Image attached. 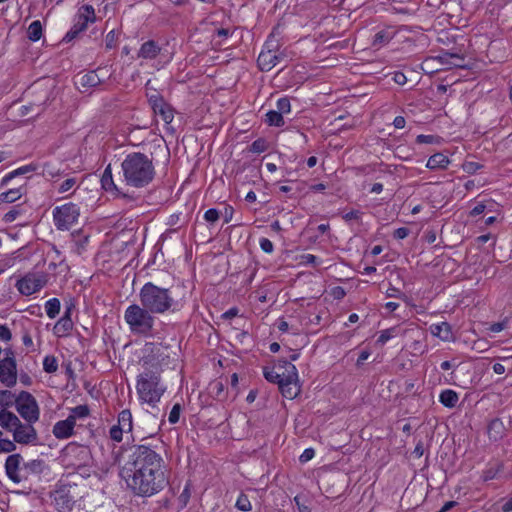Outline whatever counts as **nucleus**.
I'll list each match as a JSON object with an SVG mask.
<instances>
[{
	"label": "nucleus",
	"mask_w": 512,
	"mask_h": 512,
	"mask_svg": "<svg viewBox=\"0 0 512 512\" xmlns=\"http://www.w3.org/2000/svg\"><path fill=\"white\" fill-rule=\"evenodd\" d=\"M17 412L26 422H37L40 417V410L35 397L27 392L21 391L15 399Z\"/></svg>",
	"instance_id": "nucleus-8"
},
{
	"label": "nucleus",
	"mask_w": 512,
	"mask_h": 512,
	"mask_svg": "<svg viewBox=\"0 0 512 512\" xmlns=\"http://www.w3.org/2000/svg\"><path fill=\"white\" fill-rule=\"evenodd\" d=\"M393 80L398 85H404L407 82V77L404 73L397 71L394 73Z\"/></svg>",
	"instance_id": "nucleus-63"
},
{
	"label": "nucleus",
	"mask_w": 512,
	"mask_h": 512,
	"mask_svg": "<svg viewBox=\"0 0 512 512\" xmlns=\"http://www.w3.org/2000/svg\"><path fill=\"white\" fill-rule=\"evenodd\" d=\"M90 410L87 405H78L70 410L68 417L76 423L78 419H85L89 416Z\"/></svg>",
	"instance_id": "nucleus-36"
},
{
	"label": "nucleus",
	"mask_w": 512,
	"mask_h": 512,
	"mask_svg": "<svg viewBox=\"0 0 512 512\" xmlns=\"http://www.w3.org/2000/svg\"><path fill=\"white\" fill-rule=\"evenodd\" d=\"M53 222L57 230L66 231L78 222L80 208L77 204L67 202L56 206L52 211Z\"/></svg>",
	"instance_id": "nucleus-6"
},
{
	"label": "nucleus",
	"mask_w": 512,
	"mask_h": 512,
	"mask_svg": "<svg viewBox=\"0 0 512 512\" xmlns=\"http://www.w3.org/2000/svg\"><path fill=\"white\" fill-rule=\"evenodd\" d=\"M43 174L51 178L59 177L61 175L59 169H54L51 164L46 163L43 168Z\"/></svg>",
	"instance_id": "nucleus-55"
},
{
	"label": "nucleus",
	"mask_w": 512,
	"mask_h": 512,
	"mask_svg": "<svg viewBox=\"0 0 512 512\" xmlns=\"http://www.w3.org/2000/svg\"><path fill=\"white\" fill-rule=\"evenodd\" d=\"M288 368L290 369L288 380L282 381L279 384V390L285 398L294 399L300 393L298 372L295 366H288Z\"/></svg>",
	"instance_id": "nucleus-16"
},
{
	"label": "nucleus",
	"mask_w": 512,
	"mask_h": 512,
	"mask_svg": "<svg viewBox=\"0 0 512 512\" xmlns=\"http://www.w3.org/2000/svg\"><path fill=\"white\" fill-rule=\"evenodd\" d=\"M22 196V188H13L0 194V201L4 203H13Z\"/></svg>",
	"instance_id": "nucleus-39"
},
{
	"label": "nucleus",
	"mask_w": 512,
	"mask_h": 512,
	"mask_svg": "<svg viewBox=\"0 0 512 512\" xmlns=\"http://www.w3.org/2000/svg\"><path fill=\"white\" fill-rule=\"evenodd\" d=\"M315 455L314 449L307 448L303 451V453L300 455L299 460L302 463H305L309 460H311Z\"/></svg>",
	"instance_id": "nucleus-59"
},
{
	"label": "nucleus",
	"mask_w": 512,
	"mask_h": 512,
	"mask_svg": "<svg viewBox=\"0 0 512 512\" xmlns=\"http://www.w3.org/2000/svg\"><path fill=\"white\" fill-rule=\"evenodd\" d=\"M181 410H182V407L179 403H176L173 405V407L169 413V416H168V421L171 424H176L179 421Z\"/></svg>",
	"instance_id": "nucleus-51"
},
{
	"label": "nucleus",
	"mask_w": 512,
	"mask_h": 512,
	"mask_svg": "<svg viewBox=\"0 0 512 512\" xmlns=\"http://www.w3.org/2000/svg\"><path fill=\"white\" fill-rule=\"evenodd\" d=\"M113 463L119 466V475L137 496L151 497L168 485L163 458L148 445H135L127 459L122 447L112 451Z\"/></svg>",
	"instance_id": "nucleus-1"
},
{
	"label": "nucleus",
	"mask_w": 512,
	"mask_h": 512,
	"mask_svg": "<svg viewBox=\"0 0 512 512\" xmlns=\"http://www.w3.org/2000/svg\"><path fill=\"white\" fill-rule=\"evenodd\" d=\"M124 320L132 334L147 337L152 335L155 316L142 304H131L124 312Z\"/></svg>",
	"instance_id": "nucleus-5"
},
{
	"label": "nucleus",
	"mask_w": 512,
	"mask_h": 512,
	"mask_svg": "<svg viewBox=\"0 0 512 512\" xmlns=\"http://www.w3.org/2000/svg\"><path fill=\"white\" fill-rule=\"evenodd\" d=\"M281 365H274L272 368L265 367L263 370L264 377L267 381L271 383H277L278 385L282 382L280 378V370H282Z\"/></svg>",
	"instance_id": "nucleus-33"
},
{
	"label": "nucleus",
	"mask_w": 512,
	"mask_h": 512,
	"mask_svg": "<svg viewBox=\"0 0 512 512\" xmlns=\"http://www.w3.org/2000/svg\"><path fill=\"white\" fill-rule=\"evenodd\" d=\"M124 181L135 188L149 185L155 176L153 161L144 153H129L121 163Z\"/></svg>",
	"instance_id": "nucleus-3"
},
{
	"label": "nucleus",
	"mask_w": 512,
	"mask_h": 512,
	"mask_svg": "<svg viewBox=\"0 0 512 512\" xmlns=\"http://www.w3.org/2000/svg\"><path fill=\"white\" fill-rule=\"evenodd\" d=\"M75 422L69 417L65 420L58 421L53 426V435L57 439H67L74 434Z\"/></svg>",
	"instance_id": "nucleus-18"
},
{
	"label": "nucleus",
	"mask_w": 512,
	"mask_h": 512,
	"mask_svg": "<svg viewBox=\"0 0 512 512\" xmlns=\"http://www.w3.org/2000/svg\"><path fill=\"white\" fill-rule=\"evenodd\" d=\"M45 283L43 276L27 274L17 281L16 287L22 295L29 296L42 289Z\"/></svg>",
	"instance_id": "nucleus-14"
},
{
	"label": "nucleus",
	"mask_w": 512,
	"mask_h": 512,
	"mask_svg": "<svg viewBox=\"0 0 512 512\" xmlns=\"http://www.w3.org/2000/svg\"><path fill=\"white\" fill-rule=\"evenodd\" d=\"M395 331H396V328H389V329L382 330L380 332V335H379L376 343L381 346L384 345L387 341H389L391 338H393L395 336Z\"/></svg>",
	"instance_id": "nucleus-44"
},
{
	"label": "nucleus",
	"mask_w": 512,
	"mask_h": 512,
	"mask_svg": "<svg viewBox=\"0 0 512 512\" xmlns=\"http://www.w3.org/2000/svg\"><path fill=\"white\" fill-rule=\"evenodd\" d=\"M73 328V322L70 318V312L67 311L54 325L53 333L57 337H64L69 334Z\"/></svg>",
	"instance_id": "nucleus-20"
},
{
	"label": "nucleus",
	"mask_w": 512,
	"mask_h": 512,
	"mask_svg": "<svg viewBox=\"0 0 512 512\" xmlns=\"http://www.w3.org/2000/svg\"><path fill=\"white\" fill-rule=\"evenodd\" d=\"M147 97H148V102L152 109H154L155 107H158L163 102H165L162 95H160L156 90H154V92L151 94H147Z\"/></svg>",
	"instance_id": "nucleus-48"
},
{
	"label": "nucleus",
	"mask_w": 512,
	"mask_h": 512,
	"mask_svg": "<svg viewBox=\"0 0 512 512\" xmlns=\"http://www.w3.org/2000/svg\"><path fill=\"white\" fill-rule=\"evenodd\" d=\"M459 400L457 392L452 389L443 390L439 395L440 403L447 408H454Z\"/></svg>",
	"instance_id": "nucleus-27"
},
{
	"label": "nucleus",
	"mask_w": 512,
	"mask_h": 512,
	"mask_svg": "<svg viewBox=\"0 0 512 512\" xmlns=\"http://www.w3.org/2000/svg\"><path fill=\"white\" fill-rule=\"evenodd\" d=\"M126 433H129L133 429V420L130 410H122L118 415V423L116 424Z\"/></svg>",
	"instance_id": "nucleus-29"
},
{
	"label": "nucleus",
	"mask_w": 512,
	"mask_h": 512,
	"mask_svg": "<svg viewBox=\"0 0 512 512\" xmlns=\"http://www.w3.org/2000/svg\"><path fill=\"white\" fill-rule=\"evenodd\" d=\"M101 186L106 191H118V189L113 181L112 169H111L110 164L105 168V170L102 174Z\"/></svg>",
	"instance_id": "nucleus-31"
},
{
	"label": "nucleus",
	"mask_w": 512,
	"mask_h": 512,
	"mask_svg": "<svg viewBox=\"0 0 512 512\" xmlns=\"http://www.w3.org/2000/svg\"><path fill=\"white\" fill-rule=\"evenodd\" d=\"M236 508L238 510L244 511V512L251 510L252 506H251L250 500L247 495H245V494L239 495V497L236 501Z\"/></svg>",
	"instance_id": "nucleus-43"
},
{
	"label": "nucleus",
	"mask_w": 512,
	"mask_h": 512,
	"mask_svg": "<svg viewBox=\"0 0 512 512\" xmlns=\"http://www.w3.org/2000/svg\"><path fill=\"white\" fill-rule=\"evenodd\" d=\"M438 61L445 66L446 68L454 67H462L464 58L456 53L444 52L437 56Z\"/></svg>",
	"instance_id": "nucleus-24"
},
{
	"label": "nucleus",
	"mask_w": 512,
	"mask_h": 512,
	"mask_svg": "<svg viewBox=\"0 0 512 512\" xmlns=\"http://www.w3.org/2000/svg\"><path fill=\"white\" fill-rule=\"evenodd\" d=\"M146 354L142 357V366L144 369L160 370L163 365L169 362L170 354L168 347L161 343H149L145 345Z\"/></svg>",
	"instance_id": "nucleus-7"
},
{
	"label": "nucleus",
	"mask_w": 512,
	"mask_h": 512,
	"mask_svg": "<svg viewBox=\"0 0 512 512\" xmlns=\"http://www.w3.org/2000/svg\"><path fill=\"white\" fill-rule=\"evenodd\" d=\"M35 422L23 423L21 420L15 426L12 436L16 443L21 445H34L38 441V433L34 428Z\"/></svg>",
	"instance_id": "nucleus-12"
},
{
	"label": "nucleus",
	"mask_w": 512,
	"mask_h": 512,
	"mask_svg": "<svg viewBox=\"0 0 512 512\" xmlns=\"http://www.w3.org/2000/svg\"><path fill=\"white\" fill-rule=\"evenodd\" d=\"M44 461L41 459H33L23 463V481L27 480L31 475H39L43 472Z\"/></svg>",
	"instance_id": "nucleus-22"
},
{
	"label": "nucleus",
	"mask_w": 512,
	"mask_h": 512,
	"mask_svg": "<svg viewBox=\"0 0 512 512\" xmlns=\"http://www.w3.org/2000/svg\"><path fill=\"white\" fill-rule=\"evenodd\" d=\"M12 339V333L6 325L0 324V340L9 342Z\"/></svg>",
	"instance_id": "nucleus-57"
},
{
	"label": "nucleus",
	"mask_w": 512,
	"mask_h": 512,
	"mask_svg": "<svg viewBox=\"0 0 512 512\" xmlns=\"http://www.w3.org/2000/svg\"><path fill=\"white\" fill-rule=\"evenodd\" d=\"M153 111L155 114L159 115L166 124H170L174 119V110L166 101L158 107H155Z\"/></svg>",
	"instance_id": "nucleus-28"
},
{
	"label": "nucleus",
	"mask_w": 512,
	"mask_h": 512,
	"mask_svg": "<svg viewBox=\"0 0 512 512\" xmlns=\"http://www.w3.org/2000/svg\"><path fill=\"white\" fill-rule=\"evenodd\" d=\"M96 21L95 10L92 5H82L74 18V24L64 36V41L69 42L76 38L81 32L85 31L89 23Z\"/></svg>",
	"instance_id": "nucleus-10"
},
{
	"label": "nucleus",
	"mask_w": 512,
	"mask_h": 512,
	"mask_svg": "<svg viewBox=\"0 0 512 512\" xmlns=\"http://www.w3.org/2000/svg\"><path fill=\"white\" fill-rule=\"evenodd\" d=\"M450 162V159L446 155L435 153L429 157L426 167L430 170L446 169Z\"/></svg>",
	"instance_id": "nucleus-26"
},
{
	"label": "nucleus",
	"mask_w": 512,
	"mask_h": 512,
	"mask_svg": "<svg viewBox=\"0 0 512 512\" xmlns=\"http://www.w3.org/2000/svg\"><path fill=\"white\" fill-rule=\"evenodd\" d=\"M259 244H260V248L265 253H269L270 254L274 250V245H273V243L268 238H261L259 240Z\"/></svg>",
	"instance_id": "nucleus-56"
},
{
	"label": "nucleus",
	"mask_w": 512,
	"mask_h": 512,
	"mask_svg": "<svg viewBox=\"0 0 512 512\" xmlns=\"http://www.w3.org/2000/svg\"><path fill=\"white\" fill-rule=\"evenodd\" d=\"M116 40H117V37H116V33L114 30L110 31L107 35H106V39H105V45H106V48L107 49H112L116 46Z\"/></svg>",
	"instance_id": "nucleus-58"
},
{
	"label": "nucleus",
	"mask_w": 512,
	"mask_h": 512,
	"mask_svg": "<svg viewBox=\"0 0 512 512\" xmlns=\"http://www.w3.org/2000/svg\"><path fill=\"white\" fill-rule=\"evenodd\" d=\"M77 184V179L75 177H70L65 179L62 183L57 187V191L60 194H65L72 190Z\"/></svg>",
	"instance_id": "nucleus-41"
},
{
	"label": "nucleus",
	"mask_w": 512,
	"mask_h": 512,
	"mask_svg": "<svg viewBox=\"0 0 512 512\" xmlns=\"http://www.w3.org/2000/svg\"><path fill=\"white\" fill-rule=\"evenodd\" d=\"M35 170H36V166L34 164H28V165L19 167V168L13 170L12 172L8 173L7 175H5L1 181V184L6 185L11 179H13L17 176H20V175L34 172Z\"/></svg>",
	"instance_id": "nucleus-30"
},
{
	"label": "nucleus",
	"mask_w": 512,
	"mask_h": 512,
	"mask_svg": "<svg viewBox=\"0 0 512 512\" xmlns=\"http://www.w3.org/2000/svg\"><path fill=\"white\" fill-rule=\"evenodd\" d=\"M442 138L437 135H424L420 134L416 137V142L418 144H440Z\"/></svg>",
	"instance_id": "nucleus-42"
},
{
	"label": "nucleus",
	"mask_w": 512,
	"mask_h": 512,
	"mask_svg": "<svg viewBox=\"0 0 512 512\" xmlns=\"http://www.w3.org/2000/svg\"><path fill=\"white\" fill-rule=\"evenodd\" d=\"M101 69L89 71L85 74H78L76 76L75 84L78 86L81 92H85L90 88H94L102 83V79L98 72Z\"/></svg>",
	"instance_id": "nucleus-17"
},
{
	"label": "nucleus",
	"mask_w": 512,
	"mask_h": 512,
	"mask_svg": "<svg viewBox=\"0 0 512 512\" xmlns=\"http://www.w3.org/2000/svg\"><path fill=\"white\" fill-rule=\"evenodd\" d=\"M42 24L39 20L33 21L27 30V37L30 41L36 42L42 37Z\"/></svg>",
	"instance_id": "nucleus-34"
},
{
	"label": "nucleus",
	"mask_w": 512,
	"mask_h": 512,
	"mask_svg": "<svg viewBox=\"0 0 512 512\" xmlns=\"http://www.w3.org/2000/svg\"><path fill=\"white\" fill-rule=\"evenodd\" d=\"M60 301L57 298H51L45 303V311L49 318H55L60 312Z\"/></svg>",
	"instance_id": "nucleus-38"
},
{
	"label": "nucleus",
	"mask_w": 512,
	"mask_h": 512,
	"mask_svg": "<svg viewBox=\"0 0 512 512\" xmlns=\"http://www.w3.org/2000/svg\"><path fill=\"white\" fill-rule=\"evenodd\" d=\"M123 433H125L123 429L117 425H113L109 430V437L111 440L119 443L123 439Z\"/></svg>",
	"instance_id": "nucleus-49"
},
{
	"label": "nucleus",
	"mask_w": 512,
	"mask_h": 512,
	"mask_svg": "<svg viewBox=\"0 0 512 512\" xmlns=\"http://www.w3.org/2000/svg\"><path fill=\"white\" fill-rule=\"evenodd\" d=\"M276 365H281L283 366L282 367V370H280V378L282 381H285V380H288V375L290 374V369L288 368V366H295L294 364H292L290 361L288 360H285V359H279L277 362H276Z\"/></svg>",
	"instance_id": "nucleus-46"
},
{
	"label": "nucleus",
	"mask_w": 512,
	"mask_h": 512,
	"mask_svg": "<svg viewBox=\"0 0 512 512\" xmlns=\"http://www.w3.org/2000/svg\"><path fill=\"white\" fill-rule=\"evenodd\" d=\"M266 123L269 126L281 127L285 122L281 112L270 110L266 113Z\"/></svg>",
	"instance_id": "nucleus-37"
},
{
	"label": "nucleus",
	"mask_w": 512,
	"mask_h": 512,
	"mask_svg": "<svg viewBox=\"0 0 512 512\" xmlns=\"http://www.w3.org/2000/svg\"><path fill=\"white\" fill-rule=\"evenodd\" d=\"M5 472L13 483L19 484L23 481V457L19 453L6 458Z\"/></svg>",
	"instance_id": "nucleus-15"
},
{
	"label": "nucleus",
	"mask_w": 512,
	"mask_h": 512,
	"mask_svg": "<svg viewBox=\"0 0 512 512\" xmlns=\"http://www.w3.org/2000/svg\"><path fill=\"white\" fill-rule=\"evenodd\" d=\"M19 420L18 416L11 411L3 409L0 411V427L7 432L12 433Z\"/></svg>",
	"instance_id": "nucleus-23"
},
{
	"label": "nucleus",
	"mask_w": 512,
	"mask_h": 512,
	"mask_svg": "<svg viewBox=\"0 0 512 512\" xmlns=\"http://www.w3.org/2000/svg\"><path fill=\"white\" fill-rule=\"evenodd\" d=\"M277 35L278 28H274L265 43L267 50H263L258 56L257 64L262 71H270L280 60V55L277 54L279 43L275 39Z\"/></svg>",
	"instance_id": "nucleus-9"
},
{
	"label": "nucleus",
	"mask_w": 512,
	"mask_h": 512,
	"mask_svg": "<svg viewBox=\"0 0 512 512\" xmlns=\"http://www.w3.org/2000/svg\"><path fill=\"white\" fill-rule=\"evenodd\" d=\"M210 387L214 392L215 397L221 400V395L224 391V384L221 381H214L213 383H211Z\"/></svg>",
	"instance_id": "nucleus-54"
},
{
	"label": "nucleus",
	"mask_w": 512,
	"mask_h": 512,
	"mask_svg": "<svg viewBox=\"0 0 512 512\" xmlns=\"http://www.w3.org/2000/svg\"><path fill=\"white\" fill-rule=\"evenodd\" d=\"M16 395L10 390H0V411L7 410L14 405Z\"/></svg>",
	"instance_id": "nucleus-35"
},
{
	"label": "nucleus",
	"mask_w": 512,
	"mask_h": 512,
	"mask_svg": "<svg viewBox=\"0 0 512 512\" xmlns=\"http://www.w3.org/2000/svg\"><path fill=\"white\" fill-rule=\"evenodd\" d=\"M267 150V142L263 138H258L252 142L250 151L253 153H262Z\"/></svg>",
	"instance_id": "nucleus-45"
},
{
	"label": "nucleus",
	"mask_w": 512,
	"mask_h": 512,
	"mask_svg": "<svg viewBox=\"0 0 512 512\" xmlns=\"http://www.w3.org/2000/svg\"><path fill=\"white\" fill-rule=\"evenodd\" d=\"M136 389L139 399L154 407L160 401L167 387L161 380L160 370L144 369L138 375Z\"/></svg>",
	"instance_id": "nucleus-4"
},
{
	"label": "nucleus",
	"mask_w": 512,
	"mask_h": 512,
	"mask_svg": "<svg viewBox=\"0 0 512 512\" xmlns=\"http://www.w3.org/2000/svg\"><path fill=\"white\" fill-rule=\"evenodd\" d=\"M488 436L491 440L497 441L505 434V426L499 418L492 419L487 428Z\"/></svg>",
	"instance_id": "nucleus-25"
},
{
	"label": "nucleus",
	"mask_w": 512,
	"mask_h": 512,
	"mask_svg": "<svg viewBox=\"0 0 512 512\" xmlns=\"http://www.w3.org/2000/svg\"><path fill=\"white\" fill-rule=\"evenodd\" d=\"M301 259L305 264L316 265L318 263V258L313 254H304L301 256Z\"/></svg>",
	"instance_id": "nucleus-64"
},
{
	"label": "nucleus",
	"mask_w": 512,
	"mask_h": 512,
	"mask_svg": "<svg viewBox=\"0 0 512 512\" xmlns=\"http://www.w3.org/2000/svg\"><path fill=\"white\" fill-rule=\"evenodd\" d=\"M219 218L220 212L215 208H210L204 213V219L211 224L217 222Z\"/></svg>",
	"instance_id": "nucleus-53"
},
{
	"label": "nucleus",
	"mask_w": 512,
	"mask_h": 512,
	"mask_svg": "<svg viewBox=\"0 0 512 512\" xmlns=\"http://www.w3.org/2000/svg\"><path fill=\"white\" fill-rule=\"evenodd\" d=\"M16 442L9 439H0V453H10L16 450Z\"/></svg>",
	"instance_id": "nucleus-47"
},
{
	"label": "nucleus",
	"mask_w": 512,
	"mask_h": 512,
	"mask_svg": "<svg viewBox=\"0 0 512 512\" xmlns=\"http://www.w3.org/2000/svg\"><path fill=\"white\" fill-rule=\"evenodd\" d=\"M291 110L290 100L287 97H282L277 101V111L281 114H287Z\"/></svg>",
	"instance_id": "nucleus-52"
},
{
	"label": "nucleus",
	"mask_w": 512,
	"mask_h": 512,
	"mask_svg": "<svg viewBox=\"0 0 512 512\" xmlns=\"http://www.w3.org/2000/svg\"><path fill=\"white\" fill-rule=\"evenodd\" d=\"M18 372L15 353L11 348L4 349V357L0 360V382L7 388L17 384Z\"/></svg>",
	"instance_id": "nucleus-11"
},
{
	"label": "nucleus",
	"mask_w": 512,
	"mask_h": 512,
	"mask_svg": "<svg viewBox=\"0 0 512 512\" xmlns=\"http://www.w3.org/2000/svg\"><path fill=\"white\" fill-rule=\"evenodd\" d=\"M429 330L433 336L440 338L442 341H450L453 338L451 326L448 322L432 324Z\"/></svg>",
	"instance_id": "nucleus-21"
},
{
	"label": "nucleus",
	"mask_w": 512,
	"mask_h": 512,
	"mask_svg": "<svg viewBox=\"0 0 512 512\" xmlns=\"http://www.w3.org/2000/svg\"><path fill=\"white\" fill-rule=\"evenodd\" d=\"M410 230L406 227H400L396 229L393 233L395 239H404L409 235Z\"/></svg>",
	"instance_id": "nucleus-62"
},
{
	"label": "nucleus",
	"mask_w": 512,
	"mask_h": 512,
	"mask_svg": "<svg viewBox=\"0 0 512 512\" xmlns=\"http://www.w3.org/2000/svg\"><path fill=\"white\" fill-rule=\"evenodd\" d=\"M362 212L359 210H351L343 215L345 221L358 220L360 219Z\"/></svg>",
	"instance_id": "nucleus-60"
},
{
	"label": "nucleus",
	"mask_w": 512,
	"mask_h": 512,
	"mask_svg": "<svg viewBox=\"0 0 512 512\" xmlns=\"http://www.w3.org/2000/svg\"><path fill=\"white\" fill-rule=\"evenodd\" d=\"M71 237L74 243L73 251L80 255L85 250L89 237L87 235H82L80 232L72 233Z\"/></svg>",
	"instance_id": "nucleus-32"
},
{
	"label": "nucleus",
	"mask_w": 512,
	"mask_h": 512,
	"mask_svg": "<svg viewBox=\"0 0 512 512\" xmlns=\"http://www.w3.org/2000/svg\"><path fill=\"white\" fill-rule=\"evenodd\" d=\"M161 52V47L154 40L144 42L139 51L138 57L143 59H155Z\"/></svg>",
	"instance_id": "nucleus-19"
},
{
	"label": "nucleus",
	"mask_w": 512,
	"mask_h": 512,
	"mask_svg": "<svg viewBox=\"0 0 512 512\" xmlns=\"http://www.w3.org/2000/svg\"><path fill=\"white\" fill-rule=\"evenodd\" d=\"M228 36H230V31L225 28H220V29H217L215 35L213 36V41H215L216 44H220V41L217 42L216 38L226 39V38H228Z\"/></svg>",
	"instance_id": "nucleus-61"
},
{
	"label": "nucleus",
	"mask_w": 512,
	"mask_h": 512,
	"mask_svg": "<svg viewBox=\"0 0 512 512\" xmlns=\"http://www.w3.org/2000/svg\"><path fill=\"white\" fill-rule=\"evenodd\" d=\"M43 369L46 373H55L58 369V362L55 356L47 355L43 360Z\"/></svg>",
	"instance_id": "nucleus-40"
},
{
	"label": "nucleus",
	"mask_w": 512,
	"mask_h": 512,
	"mask_svg": "<svg viewBox=\"0 0 512 512\" xmlns=\"http://www.w3.org/2000/svg\"><path fill=\"white\" fill-rule=\"evenodd\" d=\"M139 302L155 315H164L180 311L185 305V297H176L173 289L157 286L152 282L145 283L138 294Z\"/></svg>",
	"instance_id": "nucleus-2"
},
{
	"label": "nucleus",
	"mask_w": 512,
	"mask_h": 512,
	"mask_svg": "<svg viewBox=\"0 0 512 512\" xmlns=\"http://www.w3.org/2000/svg\"><path fill=\"white\" fill-rule=\"evenodd\" d=\"M74 489L71 486L62 485L54 491L53 502L59 512H70L73 509L76 502Z\"/></svg>",
	"instance_id": "nucleus-13"
},
{
	"label": "nucleus",
	"mask_w": 512,
	"mask_h": 512,
	"mask_svg": "<svg viewBox=\"0 0 512 512\" xmlns=\"http://www.w3.org/2000/svg\"><path fill=\"white\" fill-rule=\"evenodd\" d=\"M388 41H389V37H388L387 33L384 31H379L374 35L372 44L374 47H380V46H383L386 43H388Z\"/></svg>",
	"instance_id": "nucleus-50"
}]
</instances>
